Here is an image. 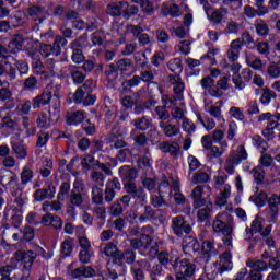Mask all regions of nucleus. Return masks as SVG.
<instances>
[{
	"label": "nucleus",
	"mask_w": 280,
	"mask_h": 280,
	"mask_svg": "<svg viewBox=\"0 0 280 280\" xmlns=\"http://www.w3.org/2000/svg\"><path fill=\"white\" fill-rule=\"evenodd\" d=\"M127 32L132 34L133 38H137L140 47H145V45H150V43H152L150 35L148 33H143V27L139 25L128 24Z\"/></svg>",
	"instance_id": "nucleus-10"
},
{
	"label": "nucleus",
	"mask_w": 280,
	"mask_h": 280,
	"mask_svg": "<svg viewBox=\"0 0 280 280\" xmlns=\"http://www.w3.org/2000/svg\"><path fill=\"white\" fill-rule=\"evenodd\" d=\"M83 206L84 196L82 192H70L69 205L66 208V213H68L72 220H75V215H78L75 209H82Z\"/></svg>",
	"instance_id": "nucleus-9"
},
{
	"label": "nucleus",
	"mask_w": 280,
	"mask_h": 280,
	"mask_svg": "<svg viewBox=\"0 0 280 280\" xmlns=\"http://www.w3.org/2000/svg\"><path fill=\"white\" fill-rule=\"evenodd\" d=\"M34 178V171L27 168V167H24L20 174V179H21V184H22V187L25 189V186L28 184V183H32V179Z\"/></svg>",
	"instance_id": "nucleus-59"
},
{
	"label": "nucleus",
	"mask_w": 280,
	"mask_h": 280,
	"mask_svg": "<svg viewBox=\"0 0 280 280\" xmlns=\"http://www.w3.org/2000/svg\"><path fill=\"white\" fill-rule=\"evenodd\" d=\"M171 229L176 237L189 235L192 231L191 224L187 222L185 215H177L172 219Z\"/></svg>",
	"instance_id": "nucleus-4"
},
{
	"label": "nucleus",
	"mask_w": 280,
	"mask_h": 280,
	"mask_svg": "<svg viewBox=\"0 0 280 280\" xmlns=\"http://www.w3.org/2000/svg\"><path fill=\"white\" fill-rule=\"evenodd\" d=\"M137 249L128 248L125 250H120L118 257L116 258V266H120V268H126L125 264L132 266L137 259Z\"/></svg>",
	"instance_id": "nucleus-16"
},
{
	"label": "nucleus",
	"mask_w": 280,
	"mask_h": 280,
	"mask_svg": "<svg viewBox=\"0 0 280 280\" xmlns=\"http://www.w3.org/2000/svg\"><path fill=\"white\" fill-rule=\"evenodd\" d=\"M266 78L270 80H278L280 78V66L277 62H272L267 67Z\"/></svg>",
	"instance_id": "nucleus-53"
},
{
	"label": "nucleus",
	"mask_w": 280,
	"mask_h": 280,
	"mask_svg": "<svg viewBox=\"0 0 280 280\" xmlns=\"http://www.w3.org/2000/svg\"><path fill=\"white\" fill-rule=\"evenodd\" d=\"M25 54L28 58H36L40 49V42L38 39H26V45L24 46Z\"/></svg>",
	"instance_id": "nucleus-31"
},
{
	"label": "nucleus",
	"mask_w": 280,
	"mask_h": 280,
	"mask_svg": "<svg viewBox=\"0 0 280 280\" xmlns=\"http://www.w3.org/2000/svg\"><path fill=\"white\" fill-rule=\"evenodd\" d=\"M211 211H213V201L211 197H206L202 206L197 211V218L199 222H207L211 218Z\"/></svg>",
	"instance_id": "nucleus-21"
},
{
	"label": "nucleus",
	"mask_w": 280,
	"mask_h": 280,
	"mask_svg": "<svg viewBox=\"0 0 280 280\" xmlns=\"http://www.w3.org/2000/svg\"><path fill=\"white\" fill-rule=\"evenodd\" d=\"M170 79L173 80L174 94L177 95V100H180L183 97V91H185V83L183 82V79H180V75L176 74L170 75Z\"/></svg>",
	"instance_id": "nucleus-36"
},
{
	"label": "nucleus",
	"mask_w": 280,
	"mask_h": 280,
	"mask_svg": "<svg viewBox=\"0 0 280 280\" xmlns=\"http://www.w3.org/2000/svg\"><path fill=\"white\" fill-rule=\"evenodd\" d=\"M107 143H114L113 148L116 150H121V148H126L128 143L124 139H117L113 132H110L106 138Z\"/></svg>",
	"instance_id": "nucleus-63"
},
{
	"label": "nucleus",
	"mask_w": 280,
	"mask_h": 280,
	"mask_svg": "<svg viewBox=\"0 0 280 280\" xmlns=\"http://www.w3.org/2000/svg\"><path fill=\"white\" fill-rule=\"evenodd\" d=\"M202 258L209 261L211 257H215L218 255V249L215 248V243L211 241H203L201 245Z\"/></svg>",
	"instance_id": "nucleus-29"
},
{
	"label": "nucleus",
	"mask_w": 280,
	"mask_h": 280,
	"mask_svg": "<svg viewBox=\"0 0 280 280\" xmlns=\"http://www.w3.org/2000/svg\"><path fill=\"white\" fill-rule=\"evenodd\" d=\"M122 18L126 21H129V19H132V16H137L139 14V7L129 4L128 1H122Z\"/></svg>",
	"instance_id": "nucleus-38"
},
{
	"label": "nucleus",
	"mask_w": 280,
	"mask_h": 280,
	"mask_svg": "<svg viewBox=\"0 0 280 280\" xmlns=\"http://www.w3.org/2000/svg\"><path fill=\"white\" fill-rule=\"evenodd\" d=\"M16 126V122L12 119L10 116V113H8L4 117H2L0 122V130H14Z\"/></svg>",
	"instance_id": "nucleus-62"
},
{
	"label": "nucleus",
	"mask_w": 280,
	"mask_h": 280,
	"mask_svg": "<svg viewBox=\"0 0 280 280\" xmlns=\"http://www.w3.org/2000/svg\"><path fill=\"white\" fill-rule=\"evenodd\" d=\"M118 174L122 180L124 189L128 187V185H137L135 180L139 178V171H137L136 167L124 165L118 170Z\"/></svg>",
	"instance_id": "nucleus-8"
},
{
	"label": "nucleus",
	"mask_w": 280,
	"mask_h": 280,
	"mask_svg": "<svg viewBox=\"0 0 280 280\" xmlns=\"http://www.w3.org/2000/svg\"><path fill=\"white\" fill-rule=\"evenodd\" d=\"M51 98H54L51 91L44 90L31 101L33 110H38L43 108V106H49V104H51Z\"/></svg>",
	"instance_id": "nucleus-14"
},
{
	"label": "nucleus",
	"mask_w": 280,
	"mask_h": 280,
	"mask_svg": "<svg viewBox=\"0 0 280 280\" xmlns=\"http://www.w3.org/2000/svg\"><path fill=\"white\" fill-rule=\"evenodd\" d=\"M229 270H233V255H231L230 250L224 252L220 256V267L213 277L210 279H215L218 275H224V272H229Z\"/></svg>",
	"instance_id": "nucleus-18"
},
{
	"label": "nucleus",
	"mask_w": 280,
	"mask_h": 280,
	"mask_svg": "<svg viewBox=\"0 0 280 280\" xmlns=\"http://www.w3.org/2000/svg\"><path fill=\"white\" fill-rule=\"evenodd\" d=\"M91 196L94 205H104V189H102V186L93 185Z\"/></svg>",
	"instance_id": "nucleus-43"
},
{
	"label": "nucleus",
	"mask_w": 280,
	"mask_h": 280,
	"mask_svg": "<svg viewBox=\"0 0 280 280\" xmlns=\"http://www.w3.org/2000/svg\"><path fill=\"white\" fill-rule=\"evenodd\" d=\"M132 126H135L136 130H141V132H145L150 128L151 121L148 117L142 116L133 119L131 121Z\"/></svg>",
	"instance_id": "nucleus-47"
},
{
	"label": "nucleus",
	"mask_w": 280,
	"mask_h": 280,
	"mask_svg": "<svg viewBox=\"0 0 280 280\" xmlns=\"http://www.w3.org/2000/svg\"><path fill=\"white\" fill-rule=\"evenodd\" d=\"M14 257L16 261H23L24 270H31L32 266H34V261H36L37 254L34 250H18Z\"/></svg>",
	"instance_id": "nucleus-13"
},
{
	"label": "nucleus",
	"mask_w": 280,
	"mask_h": 280,
	"mask_svg": "<svg viewBox=\"0 0 280 280\" xmlns=\"http://www.w3.org/2000/svg\"><path fill=\"white\" fill-rule=\"evenodd\" d=\"M45 12H47V10L43 5H32L27 9L28 16L38 21V23H43V21H45Z\"/></svg>",
	"instance_id": "nucleus-35"
},
{
	"label": "nucleus",
	"mask_w": 280,
	"mask_h": 280,
	"mask_svg": "<svg viewBox=\"0 0 280 280\" xmlns=\"http://www.w3.org/2000/svg\"><path fill=\"white\" fill-rule=\"evenodd\" d=\"M159 126L165 137L173 138L180 135V125H172L170 121H160Z\"/></svg>",
	"instance_id": "nucleus-24"
},
{
	"label": "nucleus",
	"mask_w": 280,
	"mask_h": 280,
	"mask_svg": "<svg viewBox=\"0 0 280 280\" xmlns=\"http://www.w3.org/2000/svg\"><path fill=\"white\" fill-rule=\"evenodd\" d=\"M0 185H2L4 189H9L12 196H21L25 189L23 188V184L19 182V175L12 171L7 184H3V176L0 177Z\"/></svg>",
	"instance_id": "nucleus-7"
},
{
	"label": "nucleus",
	"mask_w": 280,
	"mask_h": 280,
	"mask_svg": "<svg viewBox=\"0 0 280 280\" xmlns=\"http://www.w3.org/2000/svg\"><path fill=\"white\" fill-rule=\"evenodd\" d=\"M71 275L74 279H80V277H84L85 279H91L95 277L96 272H95V269H93L90 266H81L79 268L73 269Z\"/></svg>",
	"instance_id": "nucleus-30"
},
{
	"label": "nucleus",
	"mask_w": 280,
	"mask_h": 280,
	"mask_svg": "<svg viewBox=\"0 0 280 280\" xmlns=\"http://www.w3.org/2000/svg\"><path fill=\"white\" fill-rule=\"evenodd\" d=\"M24 40L25 38L23 37V35L21 34L14 35L9 43V49H11L13 54H18V51H21V49H23Z\"/></svg>",
	"instance_id": "nucleus-41"
},
{
	"label": "nucleus",
	"mask_w": 280,
	"mask_h": 280,
	"mask_svg": "<svg viewBox=\"0 0 280 280\" xmlns=\"http://www.w3.org/2000/svg\"><path fill=\"white\" fill-rule=\"evenodd\" d=\"M125 191L128 196L133 198L136 202H139L141 207L148 203V196L145 195L143 187H138L137 184H129L125 187Z\"/></svg>",
	"instance_id": "nucleus-11"
},
{
	"label": "nucleus",
	"mask_w": 280,
	"mask_h": 280,
	"mask_svg": "<svg viewBox=\"0 0 280 280\" xmlns=\"http://www.w3.org/2000/svg\"><path fill=\"white\" fill-rule=\"evenodd\" d=\"M159 150H161V152L164 154H171L174 161H177V159L180 156V144H178L176 141H162L159 143Z\"/></svg>",
	"instance_id": "nucleus-17"
},
{
	"label": "nucleus",
	"mask_w": 280,
	"mask_h": 280,
	"mask_svg": "<svg viewBox=\"0 0 280 280\" xmlns=\"http://www.w3.org/2000/svg\"><path fill=\"white\" fill-rule=\"evenodd\" d=\"M116 67L120 73H127V71L133 69L135 63H132V59L130 58H121L116 62Z\"/></svg>",
	"instance_id": "nucleus-51"
},
{
	"label": "nucleus",
	"mask_w": 280,
	"mask_h": 280,
	"mask_svg": "<svg viewBox=\"0 0 280 280\" xmlns=\"http://www.w3.org/2000/svg\"><path fill=\"white\" fill-rule=\"evenodd\" d=\"M230 156L240 165L242 161H246L248 159V152H246V148L243 144H240L235 151L230 153Z\"/></svg>",
	"instance_id": "nucleus-42"
},
{
	"label": "nucleus",
	"mask_w": 280,
	"mask_h": 280,
	"mask_svg": "<svg viewBox=\"0 0 280 280\" xmlns=\"http://www.w3.org/2000/svg\"><path fill=\"white\" fill-rule=\"evenodd\" d=\"M252 174L254 176V180L256 185H264V180L266 178V171L261 165H258L252 170Z\"/></svg>",
	"instance_id": "nucleus-55"
},
{
	"label": "nucleus",
	"mask_w": 280,
	"mask_h": 280,
	"mask_svg": "<svg viewBox=\"0 0 280 280\" xmlns=\"http://www.w3.org/2000/svg\"><path fill=\"white\" fill-rule=\"evenodd\" d=\"M121 249L117 248V244H115L114 242L107 243L103 249V254L106 257H112V261L113 264H115V266H117V257H119Z\"/></svg>",
	"instance_id": "nucleus-33"
},
{
	"label": "nucleus",
	"mask_w": 280,
	"mask_h": 280,
	"mask_svg": "<svg viewBox=\"0 0 280 280\" xmlns=\"http://www.w3.org/2000/svg\"><path fill=\"white\" fill-rule=\"evenodd\" d=\"M250 202H254V205H256V207H264L266 206V202H268V194H266V191H260L256 195H253L249 198Z\"/></svg>",
	"instance_id": "nucleus-57"
},
{
	"label": "nucleus",
	"mask_w": 280,
	"mask_h": 280,
	"mask_svg": "<svg viewBox=\"0 0 280 280\" xmlns=\"http://www.w3.org/2000/svg\"><path fill=\"white\" fill-rule=\"evenodd\" d=\"M242 47H244V44L240 39H235L231 43L230 49L228 50V60H230V62H237Z\"/></svg>",
	"instance_id": "nucleus-27"
},
{
	"label": "nucleus",
	"mask_w": 280,
	"mask_h": 280,
	"mask_svg": "<svg viewBox=\"0 0 280 280\" xmlns=\"http://www.w3.org/2000/svg\"><path fill=\"white\" fill-rule=\"evenodd\" d=\"M88 113L85 110H75L66 113L67 126H80L86 119Z\"/></svg>",
	"instance_id": "nucleus-22"
},
{
	"label": "nucleus",
	"mask_w": 280,
	"mask_h": 280,
	"mask_svg": "<svg viewBox=\"0 0 280 280\" xmlns=\"http://www.w3.org/2000/svg\"><path fill=\"white\" fill-rule=\"evenodd\" d=\"M81 128L83 131H85V135L88 137H93V135H96L97 127L95 126V122L91 121V119H86L82 122Z\"/></svg>",
	"instance_id": "nucleus-61"
},
{
	"label": "nucleus",
	"mask_w": 280,
	"mask_h": 280,
	"mask_svg": "<svg viewBox=\"0 0 280 280\" xmlns=\"http://www.w3.org/2000/svg\"><path fill=\"white\" fill-rule=\"evenodd\" d=\"M86 47H89V34L86 33L70 43V49L72 51L71 60L74 65H82V62L86 60L82 51V49H86Z\"/></svg>",
	"instance_id": "nucleus-3"
},
{
	"label": "nucleus",
	"mask_w": 280,
	"mask_h": 280,
	"mask_svg": "<svg viewBox=\"0 0 280 280\" xmlns=\"http://www.w3.org/2000/svg\"><path fill=\"white\" fill-rule=\"evenodd\" d=\"M124 5H126L124 1L110 2L109 4H107L106 14H108V16H114V18L122 16Z\"/></svg>",
	"instance_id": "nucleus-34"
},
{
	"label": "nucleus",
	"mask_w": 280,
	"mask_h": 280,
	"mask_svg": "<svg viewBox=\"0 0 280 280\" xmlns=\"http://www.w3.org/2000/svg\"><path fill=\"white\" fill-rule=\"evenodd\" d=\"M11 149L16 159H27V144L21 140H11Z\"/></svg>",
	"instance_id": "nucleus-26"
},
{
	"label": "nucleus",
	"mask_w": 280,
	"mask_h": 280,
	"mask_svg": "<svg viewBox=\"0 0 280 280\" xmlns=\"http://www.w3.org/2000/svg\"><path fill=\"white\" fill-rule=\"evenodd\" d=\"M254 27L258 36H268V34H270L268 23L261 19L255 21Z\"/></svg>",
	"instance_id": "nucleus-48"
},
{
	"label": "nucleus",
	"mask_w": 280,
	"mask_h": 280,
	"mask_svg": "<svg viewBox=\"0 0 280 280\" xmlns=\"http://www.w3.org/2000/svg\"><path fill=\"white\" fill-rule=\"evenodd\" d=\"M262 231H264V223L261 222V218L257 215L253 220L250 228H246L245 240L248 242L249 240H253V235H255V233H261Z\"/></svg>",
	"instance_id": "nucleus-28"
},
{
	"label": "nucleus",
	"mask_w": 280,
	"mask_h": 280,
	"mask_svg": "<svg viewBox=\"0 0 280 280\" xmlns=\"http://www.w3.org/2000/svg\"><path fill=\"white\" fill-rule=\"evenodd\" d=\"M141 84V77L140 75H133L129 80H125L121 83L124 93H130L135 86H139Z\"/></svg>",
	"instance_id": "nucleus-44"
},
{
	"label": "nucleus",
	"mask_w": 280,
	"mask_h": 280,
	"mask_svg": "<svg viewBox=\"0 0 280 280\" xmlns=\"http://www.w3.org/2000/svg\"><path fill=\"white\" fill-rule=\"evenodd\" d=\"M31 60L34 73H37V75H43V73H45V65H43V61L40 60V55L31 57Z\"/></svg>",
	"instance_id": "nucleus-52"
},
{
	"label": "nucleus",
	"mask_w": 280,
	"mask_h": 280,
	"mask_svg": "<svg viewBox=\"0 0 280 280\" xmlns=\"http://www.w3.org/2000/svg\"><path fill=\"white\" fill-rule=\"evenodd\" d=\"M48 121L56 124L60 119V92L55 90L52 104L48 110Z\"/></svg>",
	"instance_id": "nucleus-19"
},
{
	"label": "nucleus",
	"mask_w": 280,
	"mask_h": 280,
	"mask_svg": "<svg viewBox=\"0 0 280 280\" xmlns=\"http://www.w3.org/2000/svg\"><path fill=\"white\" fill-rule=\"evenodd\" d=\"M280 197L272 195L268 201V207L265 209L266 219L269 222H276L279 215Z\"/></svg>",
	"instance_id": "nucleus-12"
},
{
	"label": "nucleus",
	"mask_w": 280,
	"mask_h": 280,
	"mask_svg": "<svg viewBox=\"0 0 280 280\" xmlns=\"http://www.w3.org/2000/svg\"><path fill=\"white\" fill-rule=\"evenodd\" d=\"M78 242L81 250L79 252V260L81 264H91V258L93 257V246H91V241L86 236H78Z\"/></svg>",
	"instance_id": "nucleus-6"
},
{
	"label": "nucleus",
	"mask_w": 280,
	"mask_h": 280,
	"mask_svg": "<svg viewBox=\"0 0 280 280\" xmlns=\"http://www.w3.org/2000/svg\"><path fill=\"white\" fill-rule=\"evenodd\" d=\"M162 14L163 16H172V19H178V16H180L182 14L180 7L174 3L171 4L170 7H167V4H163Z\"/></svg>",
	"instance_id": "nucleus-40"
},
{
	"label": "nucleus",
	"mask_w": 280,
	"mask_h": 280,
	"mask_svg": "<svg viewBox=\"0 0 280 280\" xmlns=\"http://www.w3.org/2000/svg\"><path fill=\"white\" fill-rule=\"evenodd\" d=\"M117 191H121V182L119 178L114 177L108 179L105 184V190L103 192V201L110 203L115 200Z\"/></svg>",
	"instance_id": "nucleus-5"
},
{
	"label": "nucleus",
	"mask_w": 280,
	"mask_h": 280,
	"mask_svg": "<svg viewBox=\"0 0 280 280\" xmlns=\"http://www.w3.org/2000/svg\"><path fill=\"white\" fill-rule=\"evenodd\" d=\"M229 15V10L226 8L215 9L211 14H208V21L214 23V25H220L224 19Z\"/></svg>",
	"instance_id": "nucleus-32"
},
{
	"label": "nucleus",
	"mask_w": 280,
	"mask_h": 280,
	"mask_svg": "<svg viewBox=\"0 0 280 280\" xmlns=\"http://www.w3.org/2000/svg\"><path fill=\"white\" fill-rule=\"evenodd\" d=\"M214 233L223 235L222 242L228 248H233V230L235 229V221L233 215L229 212H221L215 215L212 222Z\"/></svg>",
	"instance_id": "nucleus-1"
},
{
	"label": "nucleus",
	"mask_w": 280,
	"mask_h": 280,
	"mask_svg": "<svg viewBox=\"0 0 280 280\" xmlns=\"http://www.w3.org/2000/svg\"><path fill=\"white\" fill-rule=\"evenodd\" d=\"M68 73L73 82V84H83L84 80H86V73L80 70V66L69 65Z\"/></svg>",
	"instance_id": "nucleus-25"
},
{
	"label": "nucleus",
	"mask_w": 280,
	"mask_h": 280,
	"mask_svg": "<svg viewBox=\"0 0 280 280\" xmlns=\"http://www.w3.org/2000/svg\"><path fill=\"white\" fill-rule=\"evenodd\" d=\"M129 244L133 250H148L152 246V236L141 234L139 238H129Z\"/></svg>",
	"instance_id": "nucleus-20"
},
{
	"label": "nucleus",
	"mask_w": 280,
	"mask_h": 280,
	"mask_svg": "<svg viewBox=\"0 0 280 280\" xmlns=\"http://www.w3.org/2000/svg\"><path fill=\"white\" fill-rule=\"evenodd\" d=\"M69 194H71V182H62L59 186L57 200L65 201L66 198H69Z\"/></svg>",
	"instance_id": "nucleus-49"
},
{
	"label": "nucleus",
	"mask_w": 280,
	"mask_h": 280,
	"mask_svg": "<svg viewBox=\"0 0 280 280\" xmlns=\"http://www.w3.org/2000/svg\"><path fill=\"white\" fill-rule=\"evenodd\" d=\"M159 218H160L159 210H155L150 205H145L143 207L142 213L140 214L139 222L140 224H143L145 222H156Z\"/></svg>",
	"instance_id": "nucleus-23"
},
{
	"label": "nucleus",
	"mask_w": 280,
	"mask_h": 280,
	"mask_svg": "<svg viewBox=\"0 0 280 280\" xmlns=\"http://www.w3.org/2000/svg\"><path fill=\"white\" fill-rule=\"evenodd\" d=\"M167 68L170 71H172V73L178 75L183 73V60H180V58L171 59L167 63Z\"/></svg>",
	"instance_id": "nucleus-54"
},
{
	"label": "nucleus",
	"mask_w": 280,
	"mask_h": 280,
	"mask_svg": "<svg viewBox=\"0 0 280 280\" xmlns=\"http://www.w3.org/2000/svg\"><path fill=\"white\" fill-rule=\"evenodd\" d=\"M126 270L127 267H121V266H117L115 269H108L105 272V277H107V279H118L119 277H124V275H126Z\"/></svg>",
	"instance_id": "nucleus-56"
},
{
	"label": "nucleus",
	"mask_w": 280,
	"mask_h": 280,
	"mask_svg": "<svg viewBox=\"0 0 280 280\" xmlns=\"http://www.w3.org/2000/svg\"><path fill=\"white\" fill-rule=\"evenodd\" d=\"M36 126L37 128H50L51 121H49V116H47V113L39 112L36 118Z\"/></svg>",
	"instance_id": "nucleus-60"
},
{
	"label": "nucleus",
	"mask_w": 280,
	"mask_h": 280,
	"mask_svg": "<svg viewBox=\"0 0 280 280\" xmlns=\"http://www.w3.org/2000/svg\"><path fill=\"white\" fill-rule=\"evenodd\" d=\"M271 100H277V93L275 91L270 90V88H264L262 94L260 96V103L264 106H268V104H270Z\"/></svg>",
	"instance_id": "nucleus-50"
},
{
	"label": "nucleus",
	"mask_w": 280,
	"mask_h": 280,
	"mask_svg": "<svg viewBox=\"0 0 280 280\" xmlns=\"http://www.w3.org/2000/svg\"><path fill=\"white\" fill-rule=\"evenodd\" d=\"M71 253H73V238L67 237L61 243V255L63 257H71Z\"/></svg>",
	"instance_id": "nucleus-58"
},
{
	"label": "nucleus",
	"mask_w": 280,
	"mask_h": 280,
	"mask_svg": "<svg viewBox=\"0 0 280 280\" xmlns=\"http://www.w3.org/2000/svg\"><path fill=\"white\" fill-rule=\"evenodd\" d=\"M246 266L247 268H252V270L260 273L266 272V270H268V262L264 260L248 259L246 261Z\"/></svg>",
	"instance_id": "nucleus-39"
},
{
	"label": "nucleus",
	"mask_w": 280,
	"mask_h": 280,
	"mask_svg": "<svg viewBox=\"0 0 280 280\" xmlns=\"http://www.w3.org/2000/svg\"><path fill=\"white\" fill-rule=\"evenodd\" d=\"M33 198L36 200V202H43V200H54V198H56V186L48 184L45 188L35 190Z\"/></svg>",
	"instance_id": "nucleus-15"
},
{
	"label": "nucleus",
	"mask_w": 280,
	"mask_h": 280,
	"mask_svg": "<svg viewBox=\"0 0 280 280\" xmlns=\"http://www.w3.org/2000/svg\"><path fill=\"white\" fill-rule=\"evenodd\" d=\"M40 38H46L44 44H39V54L43 58H49V56H60L62 54V47H67L68 40L62 38V35H57L54 38V32H46L40 34ZM49 39L54 40L52 44Z\"/></svg>",
	"instance_id": "nucleus-2"
},
{
	"label": "nucleus",
	"mask_w": 280,
	"mask_h": 280,
	"mask_svg": "<svg viewBox=\"0 0 280 280\" xmlns=\"http://www.w3.org/2000/svg\"><path fill=\"white\" fill-rule=\"evenodd\" d=\"M19 269V264L11 262L10 265H4L0 267V277L10 278V275L14 272V270Z\"/></svg>",
	"instance_id": "nucleus-64"
},
{
	"label": "nucleus",
	"mask_w": 280,
	"mask_h": 280,
	"mask_svg": "<svg viewBox=\"0 0 280 280\" xmlns=\"http://www.w3.org/2000/svg\"><path fill=\"white\" fill-rule=\"evenodd\" d=\"M12 98V91H10V82L0 79V102H7Z\"/></svg>",
	"instance_id": "nucleus-45"
},
{
	"label": "nucleus",
	"mask_w": 280,
	"mask_h": 280,
	"mask_svg": "<svg viewBox=\"0 0 280 280\" xmlns=\"http://www.w3.org/2000/svg\"><path fill=\"white\" fill-rule=\"evenodd\" d=\"M209 180H211V175L202 171L194 173L191 178L192 185H205V183H209Z\"/></svg>",
	"instance_id": "nucleus-46"
},
{
	"label": "nucleus",
	"mask_w": 280,
	"mask_h": 280,
	"mask_svg": "<svg viewBox=\"0 0 280 280\" xmlns=\"http://www.w3.org/2000/svg\"><path fill=\"white\" fill-rule=\"evenodd\" d=\"M202 194H205V186L198 185L194 188L192 198L195 209H200L202 203H205V200H207V198H202Z\"/></svg>",
	"instance_id": "nucleus-37"
}]
</instances>
